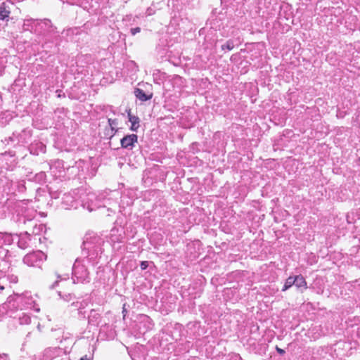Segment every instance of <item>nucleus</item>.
Masks as SVG:
<instances>
[{
  "label": "nucleus",
  "instance_id": "f257e3e1",
  "mask_svg": "<svg viewBox=\"0 0 360 360\" xmlns=\"http://www.w3.org/2000/svg\"><path fill=\"white\" fill-rule=\"evenodd\" d=\"M6 306L9 307L11 305L16 309H33L35 311L39 312L40 311L39 307L36 304L35 300H34L32 296L29 292L23 294H14L8 297L7 303Z\"/></svg>",
  "mask_w": 360,
  "mask_h": 360
},
{
  "label": "nucleus",
  "instance_id": "f03ea898",
  "mask_svg": "<svg viewBox=\"0 0 360 360\" xmlns=\"http://www.w3.org/2000/svg\"><path fill=\"white\" fill-rule=\"evenodd\" d=\"M46 257L41 251L34 252L26 255L23 258V262L30 266H39Z\"/></svg>",
  "mask_w": 360,
  "mask_h": 360
},
{
  "label": "nucleus",
  "instance_id": "7ed1b4c3",
  "mask_svg": "<svg viewBox=\"0 0 360 360\" xmlns=\"http://www.w3.org/2000/svg\"><path fill=\"white\" fill-rule=\"evenodd\" d=\"M61 349L59 347H49L44 350L41 356H36V360H52L60 356Z\"/></svg>",
  "mask_w": 360,
  "mask_h": 360
},
{
  "label": "nucleus",
  "instance_id": "20e7f679",
  "mask_svg": "<svg viewBox=\"0 0 360 360\" xmlns=\"http://www.w3.org/2000/svg\"><path fill=\"white\" fill-rule=\"evenodd\" d=\"M137 141L138 136L136 134H129L122 139L120 143L122 148L131 150Z\"/></svg>",
  "mask_w": 360,
  "mask_h": 360
},
{
  "label": "nucleus",
  "instance_id": "39448f33",
  "mask_svg": "<svg viewBox=\"0 0 360 360\" xmlns=\"http://www.w3.org/2000/svg\"><path fill=\"white\" fill-rule=\"evenodd\" d=\"M10 2H3L0 5V19L5 20L10 14Z\"/></svg>",
  "mask_w": 360,
  "mask_h": 360
},
{
  "label": "nucleus",
  "instance_id": "423d86ee",
  "mask_svg": "<svg viewBox=\"0 0 360 360\" xmlns=\"http://www.w3.org/2000/svg\"><path fill=\"white\" fill-rule=\"evenodd\" d=\"M129 121L131 122L130 129L133 131H136L140 127V119L135 115H132L130 112L128 113Z\"/></svg>",
  "mask_w": 360,
  "mask_h": 360
},
{
  "label": "nucleus",
  "instance_id": "0eeeda50",
  "mask_svg": "<svg viewBox=\"0 0 360 360\" xmlns=\"http://www.w3.org/2000/svg\"><path fill=\"white\" fill-rule=\"evenodd\" d=\"M295 285L297 288H307V282L304 278L300 275L295 276Z\"/></svg>",
  "mask_w": 360,
  "mask_h": 360
},
{
  "label": "nucleus",
  "instance_id": "6e6552de",
  "mask_svg": "<svg viewBox=\"0 0 360 360\" xmlns=\"http://www.w3.org/2000/svg\"><path fill=\"white\" fill-rule=\"evenodd\" d=\"M11 242V236L10 234L0 233V248L6 244H10Z\"/></svg>",
  "mask_w": 360,
  "mask_h": 360
},
{
  "label": "nucleus",
  "instance_id": "1a4fd4ad",
  "mask_svg": "<svg viewBox=\"0 0 360 360\" xmlns=\"http://www.w3.org/2000/svg\"><path fill=\"white\" fill-rule=\"evenodd\" d=\"M134 93L136 96L142 101H146L150 98V97L148 96L142 89H136Z\"/></svg>",
  "mask_w": 360,
  "mask_h": 360
},
{
  "label": "nucleus",
  "instance_id": "9d476101",
  "mask_svg": "<svg viewBox=\"0 0 360 360\" xmlns=\"http://www.w3.org/2000/svg\"><path fill=\"white\" fill-rule=\"evenodd\" d=\"M295 285V277L290 276L287 278V280L285 282V284L283 285V288L282 289L283 291L287 290L288 288H290L291 286Z\"/></svg>",
  "mask_w": 360,
  "mask_h": 360
},
{
  "label": "nucleus",
  "instance_id": "9b49d317",
  "mask_svg": "<svg viewBox=\"0 0 360 360\" xmlns=\"http://www.w3.org/2000/svg\"><path fill=\"white\" fill-rule=\"evenodd\" d=\"M234 47V42L233 40H228L224 44L221 46V49L223 50L227 49L229 51H231Z\"/></svg>",
  "mask_w": 360,
  "mask_h": 360
},
{
  "label": "nucleus",
  "instance_id": "f8f14e48",
  "mask_svg": "<svg viewBox=\"0 0 360 360\" xmlns=\"http://www.w3.org/2000/svg\"><path fill=\"white\" fill-rule=\"evenodd\" d=\"M58 295L66 302H69L72 299V295L71 294L62 295L61 292H58Z\"/></svg>",
  "mask_w": 360,
  "mask_h": 360
},
{
  "label": "nucleus",
  "instance_id": "ddd939ff",
  "mask_svg": "<svg viewBox=\"0 0 360 360\" xmlns=\"http://www.w3.org/2000/svg\"><path fill=\"white\" fill-rule=\"evenodd\" d=\"M73 274L78 278V265L75 264L73 266Z\"/></svg>",
  "mask_w": 360,
  "mask_h": 360
},
{
  "label": "nucleus",
  "instance_id": "4468645a",
  "mask_svg": "<svg viewBox=\"0 0 360 360\" xmlns=\"http://www.w3.org/2000/svg\"><path fill=\"white\" fill-rule=\"evenodd\" d=\"M140 31H141V29L139 27H135V28H132L131 30V33L132 35H135L136 33L140 32Z\"/></svg>",
  "mask_w": 360,
  "mask_h": 360
},
{
  "label": "nucleus",
  "instance_id": "2eb2a0df",
  "mask_svg": "<svg viewBox=\"0 0 360 360\" xmlns=\"http://www.w3.org/2000/svg\"><path fill=\"white\" fill-rule=\"evenodd\" d=\"M108 122H109L110 126L112 129H113V126L117 124V122H116V120H111V119H109V120H108Z\"/></svg>",
  "mask_w": 360,
  "mask_h": 360
},
{
  "label": "nucleus",
  "instance_id": "dca6fc26",
  "mask_svg": "<svg viewBox=\"0 0 360 360\" xmlns=\"http://www.w3.org/2000/svg\"><path fill=\"white\" fill-rule=\"evenodd\" d=\"M148 267V262H142L141 264V268L142 269H146Z\"/></svg>",
  "mask_w": 360,
  "mask_h": 360
},
{
  "label": "nucleus",
  "instance_id": "f3484780",
  "mask_svg": "<svg viewBox=\"0 0 360 360\" xmlns=\"http://www.w3.org/2000/svg\"><path fill=\"white\" fill-rule=\"evenodd\" d=\"M276 350L280 354H283L285 353V351L278 347H276Z\"/></svg>",
  "mask_w": 360,
  "mask_h": 360
},
{
  "label": "nucleus",
  "instance_id": "a211bd4d",
  "mask_svg": "<svg viewBox=\"0 0 360 360\" xmlns=\"http://www.w3.org/2000/svg\"><path fill=\"white\" fill-rule=\"evenodd\" d=\"M59 280H57L51 286V288H54L58 283Z\"/></svg>",
  "mask_w": 360,
  "mask_h": 360
},
{
  "label": "nucleus",
  "instance_id": "6ab92c4d",
  "mask_svg": "<svg viewBox=\"0 0 360 360\" xmlns=\"http://www.w3.org/2000/svg\"><path fill=\"white\" fill-rule=\"evenodd\" d=\"M44 23L46 25H49L50 24V21L49 20H44Z\"/></svg>",
  "mask_w": 360,
  "mask_h": 360
},
{
  "label": "nucleus",
  "instance_id": "aec40b11",
  "mask_svg": "<svg viewBox=\"0 0 360 360\" xmlns=\"http://www.w3.org/2000/svg\"><path fill=\"white\" fill-rule=\"evenodd\" d=\"M80 360H86L84 357L81 358Z\"/></svg>",
  "mask_w": 360,
  "mask_h": 360
}]
</instances>
